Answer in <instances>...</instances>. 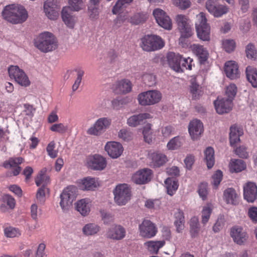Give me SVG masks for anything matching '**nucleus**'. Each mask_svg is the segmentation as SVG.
<instances>
[{"label":"nucleus","mask_w":257,"mask_h":257,"mask_svg":"<svg viewBox=\"0 0 257 257\" xmlns=\"http://www.w3.org/2000/svg\"><path fill=\"white\" fill-rule=\"evenodd\" d=\"M2 16L7 21L16 24L25 22L28 18V13L23 6L13 4L5 7Z\"/></svg>","instance_id":"f257e3e1"},{"label":"nucleus","mask_w":257,"mask_h":257,"mask_svg":"<svg viewBox=\"0 0 257 257\" xmlns=\"http://www.w3.org/2000/svg\"><path fill=\"white\" fill-rule=\"evenodd\" d=\"M35 46L41 52L47 53L55 50L58 44L56 37L52 33L44 32L37 37Z\"/></svg>","instance_id":"f03ea898"},{"label":"nucleus","mask_w":257,"mask_h":257,"mask_svg":"<svg viewBox=\"0 0 257 257\" xmlns=\"http://www.w3.org/2000/svg\"><path fill=\"white\" fill-rule=\"evenodd\" d=\"M207 21L205 13L200 12L196 16L195 25L197 37L203 41L210 40V27Z\"/></svg>","instance_id":"7ed1b4c3"},{"label":"nucleus","mask_w":257,"mask_h":257,"mask_svg":"<svg viewBox=\"0 0 257 257\" xmlns=\"http://www.w3.org/2000/svg\"><path fill=\"white\" fill-rule=\"evenodd\" d=\"M162 94L157 90H148L140 93L138 96L139 103L142 106L153 105L159 103Z\"/></svg>","instance_id":"20e7f679"},{"label":"nucleus","mask_w":257,"mask_h":257,"mask_svg":"<svg viewBox=\"0 0 257 257\" xmlns=\"http://www.w3.org/2000/svg\"><path fill=\"white\" fill-rule=\"evenodd\" d=\"M164 46L161 38L156 35H146L141 39V47L146 51L151 52L161 49Z\"/></svg>","instance_id":"39448f33"},{"label":"nucleus","mask_w":257,"mask_h":257,"mask_svg":"<svg viewBox=\"0 0 257 257\" xmlns=\"http://www.w3.org/2000/svg\"><path fill=\"white\" fill-rule=\"evenodd\" d=\"M76 197V188L69 186L65 188L60 194V206L63 212L69 210Z\"/></svg>","instance_id":"423d86ee"},{"label":"nucleus","mask_w":257,"mask_h":257,"mask_svg":"<svg viewBox=\"0 0 257 257\" xmlns=\"http://www.w3.org/2000/svg\"><path fill=\"white\" fill-rule=\"evenodd\" d=\"M175 20L178 28L181 34L179 41L182 43L184 38L190 37L193 34V29L191 27L190 20L185 15H177L176 16Z\"/></svg>","instance_id":"0eeeda50"},{"label":"nucleus","mask_w":257,"mask_h":257,"mask_svg":"<svg viewBox=\"0 0 257 257\" xmlns=\"http://www.w3.org/2000/svg\"><path fill=\"white\" fill-rule=\"evenodd\" d=\"M131 189L126 184L117 185L113 193L115 202L119 206L125 205L131 199Z\"/></svg>","instance_id":"6e6552de"},{"label":"nucleus","mask_w":257,"mask_h":257,"mask_svg":"<svg viewBox=\"0 0 257 257\" xmlns=\"http://www.w3.org/2000/svg\"><path fill=\"white\" fill-rule=\"evenodd\" d=\"M111 122V119L108 117H100L87 129L86 133L89 135L100 136L109 127Z\"/></svg>","instance_id":"1a4fd4ad"},{"label":"nucleus","mask_w":257,"mask_h":257,"mask_svg":"<svg viewBox=\"0 0 257 257\" xmlns=\"http://www.w3.org/2000/svg\"><path fill=\"white\" fill-rule=\"evenodd\" d=\"M11 78L22 86L27 87L30 84V81L25 72L18 66L12 65L8 69Z\"/></svg>","instance_id":"9d476101"},{"label":"nucleus","mask_w":257,"mask_h":257,"mask_svg":"<svg viewBox=\"0 0 257 257\" xmlns=\"http://www.w3.org/2000/svg\"><path fill=\"white\" fill-rule=\"evenodd\" d=\"M139 231L141 236L151 238L156 235L157 232V228L152 221L145 219L139 225Z\"/></svg>","instance_id":"9b49d317"},{"label":"nucleus","mask_w":257,"mask_h":257,"mask_svg":"<svg viewBox=\"0 0 257 257\" xmlns=\"http://www.w3.org/2000/svg\"><path fill=\"white\" fill-rule=\"evenodd\" d=\"M126 236V230L120 224H113L106 232L105 237L109 239L118 241L123 239Z\"/></svg>","instance_id":"f8f14e48"},{"label":"nucleus","mask_w":257,"mask_h":257,"mask_svg":"<svg viewBox=\"0 0 257 257\" xmlns=\"http://www.w3.org/2000/svg\"><path fill=\"white\" fill-rule=\"evenodd\" d=\"M44 12L45 16L51 20H56L59 17L60 7L55 0H47L44 3Z\"/></svg>","instance_id":"ddd939ff"},{"label":"nucleus","mask_w":257,"mask_h":257,"mask_svg":"<svg viewBox=\"0 0 257 257\" xmlns=\"http://www.w3.org/2000/svg\"><path fill=\"white\" fill-rule=\"evenodd\" d=\"M153 14L160 26L168 30L172 29L171 20L163 10L159 8L156 9L153 11Z\"/></svg>","instance_id":"4468645a"},{"label":"nucleus","mask_w":257,"mask_h":257,"mask_svg":"<svg viewBox=\"0 0 257 257\" xmlns=\"http://www.w3.org/2000/svg\"><path fill=\"white\" fill-rule=\"evenodd\" d=\"M152 175V170L145 168L141 169L133 174L132 176V180L137 184H144L151 180Z\"/></svg>","instance_id":"2eb2a0df"},{"label":"nucleus","mask_w":257,"mask_h":257,"mask_svg":"<svg viewBox=\"0 0 257 257\" xmlns=\"http://www.w3.org/2000/svg\"><path fill=\"white\" fill-rule=\"evenodd\" d=\"M104 150L111 158L116 159L122 154L123 148L120 143L110 141L106 143L104 146Z\"/></svg>","instance_id":"dca6fc26"},{"label":"nucleus","mask_w":257,"mask_h":257,"mask_svg":"<svg viewBox=\"0 0 257 257\" xmlns=\"http://www.w3.org/2000/svg\"><path fill=\"white\" fill-rule=\"evenodd\" d=\"M230 234L234 242L238 245L243 244L248 238L247 233L240 226H235L232 227Z\"/></svg>","instance_id":"f3484780"},{"label":"nucleus","mask_w":257,"mask_h":257,"mask_svg":"<svg viewBox=\"0 0 257 257\" xmlns=\"http://www.w3.org/2000/svg\"><path fill=\"white\" fill-rule=\"evenodd\" d=\"M148 158L151 165L154 167H161L168 161V158L164 154L157 151H149Z\"/></svg>","instance_id":"a211bd4d"},{"label":"nucleus","mask_w":257,"mask_h":257,"mask_svg":"<svg viewBox=\"0 0 257 257\" xmlns=\"http://www.w3.org/2000/svg\"><path fill=\"white\" fill-rule=\"evenodd\" d=\"M243 198L248 202L252 203L257 198V186L252 182H248L243 186Z\"/></svg>","instance_id":"6ab92c4d"},{"label":"nucleus","mask_w":257,"mask_h":257,"mask_svg":"<svg viewBox=\"0 0 257 257\" xmlns=\"http://www.w3.org/2000/svg\"><path fill=\"white\" fill-rule=\"evenodd\" d=\"M87 164L89 168L94 170H102L106 166L105 159L98 155L88 157Z\"/></svg>","instance_id":"aec40b11"},{"label":"nucleus","mask_w":257,"mask_h":257,"mask_svg":"<svg viewBox=\"0 0 257 257\" xmlns=\"http://www.w3.org/2000/svg\"><path fill=\"white\" fill-rule=\"evenodd\" d=\"M188 131L192 140H197L203 132V123L198 119L191 120L188 125Z\"/></svg>","instance_id":"412c9836"},{"label":"nucleus","mask_w":257,"mask_h":257,"mask_svg":"<svg viewBox=\"0 0 257 257\" xmlns=\"http://www.w3.org/2000/svg\"><path fill=\"white\" fill-rule=\"evenodd\" d=\"M214 104L216 112L220 114L230 111L233 105L232 102L226 97L214 101Z\"/></svg>","instance_id":"4be33fe9"},{"label":"nucleus","mask_w":257,"mask_h":257,"mask_svg":"<svg viewBox=\"0 0 257 257\" xmlns=\"http://www.w3.org/2000/svg\"><path fill=\"white\" fill-rule=\"evenodd\" d=\"M224 71L226 76L230 79H236L240 76L238 66L233 61H228L225 63Z\"/></svg>","instance_id":"5701e85b"},{"label":"nucleus","mask_w":257,"mask_h":257,"mask_svg":"<svg viewBox=\"0 0 257 257\" xmlns=\"http://www.w3.org/2000/svg\"><path fill=\"white\" fill-rule=\"evenodd\" d=\"M23 161L21 157L11 158L8 161L4 163V167L7 169H12V174L14 176L18 175L21 171V168L19 166Z\"/></svg>","instance_id":"b1692460"},{"label":"nucleus","mask_w":257,"mask_h":257,"mask_svg":"<svg viewBox=\"0 0 257 257\" xmlns=\"http://www.w3.org/2000/svg\"><path fill=\"white\" fill-rule=\"evenodd\" d=\"M151 117L148 113H139L131 116L127 119V124L131 127H136L144 123L145 119Z\"/></svg>","instance_id":"393cba45"},{"label":"nucleus","mask_w":257,"mask_h":257,"mask_svg":"<svg viewBox=\"0 0 257 257\" xmlns=\"http://www.w3.org/2000/svg\"><path fill=\"white\" fill-rule=\"evenodd\" d=\"M70 10L68 7H63L61 12V17L65 24L68 28L72 29L75 26L77 19L75 16L71 14Z\"/></svg>","instance_id":"a878e982"},{"label":"nucleus","mask_w":257,"mask_h":257,"mask_svg":"<svg viewBox=\"0 0 257 257\" xmlns=\"http://www.w3.org/2000/svg\"><path fill=\"white\" fill-rule=\"evenodd\" d=\"M132 86L130 81L123 79L116 82L113 86V90L116 93H126L132 90Z\"/></svg>","instance_id":"bb28decb"},{"label":"nucleus","mask_w":257,"mask_h":257,"mask_svg":"<svg viewBox=\"0 0 257 257\" xmlns=\"http://www.w3.org/2000/svg\"><path fill=\"white\" fill-rule=\"evenodd\" d=\"M167 60L170 67L176 72H180L181 56L178 54L170 52L167 54Z\"/></svg>","instance_id":"cd10ccee"},{"label":"nucleus","mask_w":257,"mask_h":257,"mask_svg":"<svg viewBox=\"0 0 257 257\" xmlns=\"http://www.w3.org/2000/svg\"><path fill=\"white\" fill-rule=\"evenodd\" d=\"M242 130L239 126L234 125L230 128L229 139L232 147H235L240 142V137L243 135Z\"/></svg>","instance_id":"c85d7f7f"},{"label":"nucleus","mask_w":257,"mask_h":257,"mask_svg":"<svg viewBox=\"0 0 257 257\" xmlns=\"http://www.w3.org/2000/svg\"><path fill=\"white\" fill-rule=\"evenodd\" d=\"M91 203L89 199H81L76 203V210L82 215H87L90 211Z\"/></svg>","instance_id":"c756f323"},{"label":"nucleus","mask_w":257,"mask_h":257,"mask_svg":"<svg viewBox=\"0 0 257 257\" xmlns=\"http://www.w3.org/2000/svg\"><path fill=\"white\" fill-rule=\"evenodd\" d=\"M238 195L232 188H228L223 192V200L227 204L233 205L237 204Z\"/></svg>","instance_id":"7c9ffc66"},{"label":"nucleus","mask_w":257,"mask_h":257,"mask_svg":"<svg viewBox=\"0 0 257 257\" xmlns=\"http://www.w3.org/2000/svg\"><path fill=\"white\" fill-rule=\"evenodd\" d=\"M175 220L174 225L178 233L182 232L184 229L185 218L183 212L180 209H177L174 213Z\"/></svg>","instance_id":"2f4dec72"},{"label":"nucleus","mask_w":257,"mask_h":257,"mask_svg":"<svg viewBox=\"0 0 257 257\" xmlns=\"http://www.w3.org/2000/svg\"><path fill=\"white\" fill-rule=\"evenodd\" d=\"M100 230V226L95 223H88L84 225L82 232L85 236H93Z\"/></svg>","instance_id":"473e14b6"},{"label":"nucleus","mask_w":257,"mask_h":257,"mask_svg":"<svg viewBox=\"0 0 257 257\" xmlns=\"http://www.w3.org/2000/svg\"><path fill=\"white\" fill-rule=\"evenodd\" d=\"M98 184L95 178L86 177L82 179L80 182V187L83 190H91L96 188Z\"/></svg>","instance_id":"72a5a7b5"},{"label":"nucleus","mask_w":257,"mask_h":257,"mask_svg":"<svg viewBox=\"0 0 257 257\" xmlns=\"http://www.w3.org/2000/svg\"><path fill=\"white\" fill-rule=\"evenodd\" d=\"M165 244L164 240L149 241L145 243L148 250L152 253H157L160 248Z\"/></svg>","instance_id":"f704fd0d"},{"label":"nucleus","mask_w":257,"mask_h":257,"mask_svg":"<svg viewBox=\"0 0 257 257\" xmlns=\"http://www.w3.org/2000/svg\"><path fill=\"white\" fill-rule=\"evenodd\" d=\"M192 49L194 53L200 58L201 62H204L208 58V53L202 46L199 44H193L192 46Z\"/></svg>","instance_id":"c9c22d12"},{"label":"nucleus","mask_w":257,"mask_h":257,"mask_svg":"<svg viewBox=\"0 0 257 257\" xmlns=\"http://www.w3.org/2000/svg\"><path fill=\"white\" fill-rule=\"evenodd\" d=\"M86 0H68V7L72 11L79 12L85 8Z\"/></svg>","instance_id":"e433bc0d"},{"label":"nucleus","mask_w":257,"mask_h":257,"mask_svg":"<svg viewBox=\"0 0 257 257\" xmlns=\"http://www.w3.org/2000/svg\"><path fill=\"white\" fill-rule=\"evenodd\" d=\"M246 77L252 87H257V71L255 69L248 66L246 69Z\"/></svg>","instance_id":"4c0bfd02"},{"label":"nucleus","mask_w":257,"mask_h":257,"mask_svg":"<svg viewBox=\"0 0 257 257\" xmlns=\"http://www.w3.org/2000/svg\"><path fill=\"white\" fill-rule=\"evenodd\" d=\"M165 184L167 193L170 196L173 195L178 188L177 181L174 178H168L165 180Z\"/></svg>","instance_id":"58836bf2"},{"label":"nucleus","mask_w":257,"mask_h":257,"mask_svg":"<svg viewBox=\"0 0 257 257\" xmlns=\"http://www.w3.org/2000/svg\"><path fill=\"white\" fill-rule=\"evenodd\" d=\"M205 161L208 169L211 168L215 163L214 152L211 147H208L204 152Z\"/></svg>","instance_id":"ea45409f"},{"label":"nucleus","mask_w":257,"mask_h":257,"mask_svg":"<svg viewBox=\"0 0 257 257\" xmlns=\"http://www.w3.org/2000/svg\"><path fill=\"white\" fill-rule=\"evenodd\" d=\"M184 139L183 137L177 136L171 139L167 145V148L170 150H175L181 147Z\"/></svg>","instance_id":"a19ab883"},{"label":"nucleus","mask_w":257,"mask_h":257,"mask_svg":"<svg viewBox=\"0 0 257 257\" xmlns=\"http://www.w3.org/2000/svg\"><path fill=\"white\" fill-rule=\"evenodd\" d=\"M190 92L192 97L194 99H198L201 95V88L196 82L195 78H192L191 80Z\"/></svg>","instance_id":"79ce46f5"},{"label":"nucleus","mask_w":257,"mask_h":257,"mask_svg":"<svg viewBox=\"0 0 257 257\" xmlns=\"http://www.w3.org/2000/svg\"><path fill=\"white\" fill-rule=\"evenodd\" d=\"M246 165L243 161L240 159L232 160L230 164L232 172H239L245 169Z\"/></svg>","instance_id":"37998d69"},{"label":"nucleus","mask_w":257,"mask_h":257,"mask_svg":"<svg viewBox=\"0 0 257 257\" xmlns=\"http://www.w3.org/2000/svg\"><path fill=\"white\" fill-rule=\"evenodd\" d=\"M190 233L192 237L197 236L200 230V225L198 217L194 216L191 218L190 221Z\"/></svg>","instance_id":"c03bdc74"},{"label":"nucleus","mask_w":257,"mask_h":257,"mask_svg":"<svg viewBox=\"0 0 257 257\" xmlns=\"http://www.w3.org/2000/svg\"><path fill=\"white\" fill-rule=\"evenodd\" d=\"M134 0H117L116 4L114 6L112 12L113 14H117L119 11L126 8L130 5Z\"/></svg>","instance_id":"a18cd8bd"},{"label":"nucleus","mask_w":257,"mask_h":257,"mask_svg":"<svg viewBox=\"0 0 257 257\" xmlns=\"http://www.w3.org/2000/svg\"><path fill=\"white\" fill-rule=\"evenodd\" d=\"M35 182L37 186L42 185V187H45L50 183V178L43 171H41L36 179Z\"/></svg>","instance_id":"49530a36"},{"label":"nucleus","mask_w":257,"mask_h":257,"mask_svg":"<svg viewBox=\"0 0 257 257\" xmlns=\"http://www.w3.org/2000/svg\"><path fill=\"white\" fill-rule=\"evenodd\" d=\"M214 12H212L211 15L214 17L219 18L223 15L226 14L229 12V8L227 6L221 5L219 3L215 7Z\"/></svg>","instance_id":"de8ad7c7"},{"label":"nucleus","mask_w":257,"mask_h":257,"mask_svg":"<svg viewBox=\"0 0 257 257\" xmlns=\"http://www.w3.org/2000/svg\"><path fill=\"white\" fill-rule=\"evenodd\" d=\"M214 12H212L211 15L214 17L219 18L223 15L226 14L229 12V8L227 6L221 5L219 3L215 7Z\"/></svg>","instance_id":"09e8293b"},{"label":"nucleus","mask_w":257,"mask_h":257,"mask_svg":"<svg viewBox=\"0 0 257 257\" xmlns=\"http://www.w3.org/2000/svg\"><path fill=\"white\" fill-rule=\"evenodd\" d=\"M212 211V207L210 204H207L203 207L201 212L202 223L203 224H206L210 218Z\"/></svg>","instance_id":"8fccbe9b"},{"label":"nucleus","mask_w":257,"mask_h":257,"mask_svg":"<svg viewBox=\"0 0 257 257\" xmlns=\"http://www.w3.org/2000/svg\"><path fill=\"white\" fill-rule=\"evenodd\" d=\"M50 130L53 132L63 134L67 131L68 126L63 123H54L51 126Z\"/></svg>","instance_id":"3c124183"},{"label":"nucleus","mask_w":257,"mask_h":257,"mask_svg":"<svg viewBox=\"0 0 257 257\" xmlns=\"http://www.w3.org/2000/svg\"><path fill=\"white\" fill-rule=\"evenodd\" d=\"M237 92V87L234 84H229L227 87L225 91L227 99L230 100L232 102Z\"/></svg>","instance_id":"603ef678"},{"label":"nucleus","mask_w":257,"mask_h":257,"mask_svg":"<svg viewBox=\"0 0 257 257\" xmlns=\"http://www.w3.org/2000/svg\"><path fill=\"white\" fill-rule=\"evenodd\" d=\"M88 13L91 20H96L99 16V6L88 5Z\"/></svg>","instance_id":"864d4df0"},{"label":"nucleus","mask_w":257,"mask_h":257,"mask_svg":"<svg viewBox=\"0 0 257 257\" xmlns=\"http://www.w3.org/2000/svg\"><path fill=\"white\" fill-rule=\"evenodd\" d=\"M77 72V78L72 86V90L73 91H76L79 87L82 80V76L84 74V71L81 68L75 69Z\"/></svg>","instance_id":"5fc2aeb1"},{"label":"nucleus","mask_w":257,"mask_h":257,"mask_svg":"<svg viewBox=\"0 0 257 257\" xmlns=\"http://www.w3.org/2000/svg\"><path fill=\"white\" fill-rule=\"evenodd\" d=\"M222 46L224 49L227 52H231L233 51L236 46L235 42L232 39H225L222 42Z\"/></svg>","instance_id":"6e6d98bb"},{"label":"nucleus","mask_w":257,"mask_h":257,"mask_svg":"<svg viewBox=\"0 0 257 257\" xmlns=\"http://www.w3.org/2000/svg\"><path fill=\"white\" fill-rule=\"evenodd\" d=\"M193 60L188 57L187 58H182L181 57V61L180 63V72H183L185 70H191L192 69V62Z\"/></svg>","instance_id":"4d7b16f0"},{"label":"nucleus","mask_w":257,"mask_h":257,"mask_svg":"<svg viewBox=\"0 0 257 257\" xmlns=\"http://www.w3.org/2000/svg\"><path fill=\"white\" fill-rule=\"evenodd\" d=\"M4 233L7 237H15L21 234L18 229L11 226L5 228Z\"/></svg>","instance_id":"13d9d810"},{"label":"nucleus","mask_w":257,"mask_h":257,"mask_svg":"<svg viewBox=\"0 0 257 257\" xmlns=\"http://www.w3.org/2000/svg\"><path fill=\"white\" fill-rule=\"evenodd\" d=\"M222 172L220 170H217L212 176V184L214 188H216L219 185L222 179Z\"/></svg>","instance_id":"bf43d9fd"},{"label":"nucleus","mask_w":257,"mask_h":257,"mask_svg":"<svg viewBox=\"0 0 257 257\" xmlns=\"http://www.w3.org/2000/svg\"><path fill=\"white\" fill-rule=\"evenodd\" d=\"M142 78L145 83L149 86H152L156 83V77L152 74H145Z\"/></svg>","instance_id":"052dcab7"},{"label":"nucleus","mask_w":257,"mask_h":257,"mask_svg":"<svg viewBox=\"0 0 257 257\" xmlns=\"http://www.w3.org/2000/svg\"><path fill=\"white\" fill-rule=\"evenodd\" d=\"M173 4L181 10H186L190 7L191 3L189 0H173Z\"/></svg>","instance_id":"680f3d73"},{"label":"nucleus","mask_w":257,"mask_h":257,"mask_svg":"<svg viewBox=\"0 0 257 257\" xmlns=\"http://www.w3.org/2000/svg\"><path fill=\"white\" fill-rule=\"evenodd\" d=\"M147 19L146 15L138 13L134 15L131 18V22L135 25H138L140 23L144 22Z\"/></svg>","instance_id":"e2e57ef3"},{"label":"nucleus","mask_w":257,"mask_h":257,"mask_svg":"<svg viewBox=\"0 0 257 257\" xmlns=\"http://www.w3.org/2000/svg\"><path fill=\"white\" fill-rule=\"evenodd\" d=\"M198 192L200 197L203 200H205L208 194L207 184L206 183H201L199 185Z\"/></svg>","instance_id":"0e129e2a"},{"label":"nucleus","mask_w":257,"mask_h":257,"mask_svg":"<svg viewBox=\"0 0 257 257\" xmlns=\"http://www.w3.org/2000/svg\"><path fill=\"white\" fill-rule=\"evenodd\" d=\"M55 143L54 141L51 142L47 146L46 150L49 157L55 158L57 156L58 151L55 150Z\"/></svg>","instance_id":"69168bd1"},{"label":"nucleus","mask_w":257,"mask_h":257,"mask_svg":"<svg viewBox=\"0 0 257 257\" xmlns=\"http://www.w3.org/2000/svg\"><path fill=\"white\" fill-rule=\"evenodd\" d=\"M219 3V0H207L205 2V8L211 14L214 12L215 7Z\"/></svg>","instance_id":"338daca9"},{"label":"nucleus","mask_w":257,"mask_h":257,"mask_svg":"<svg viewBox=\"0 0 257 257\" xmlns=\"http://www.w3.org/2000/svg\"><path fill=\"white\" fill-rule=\"evenodd\" d=\"M247 215L251 221L257 223V207L252 206L248 209Z\"/></svg>","instance_id":"774afa93"}]
</instances>
